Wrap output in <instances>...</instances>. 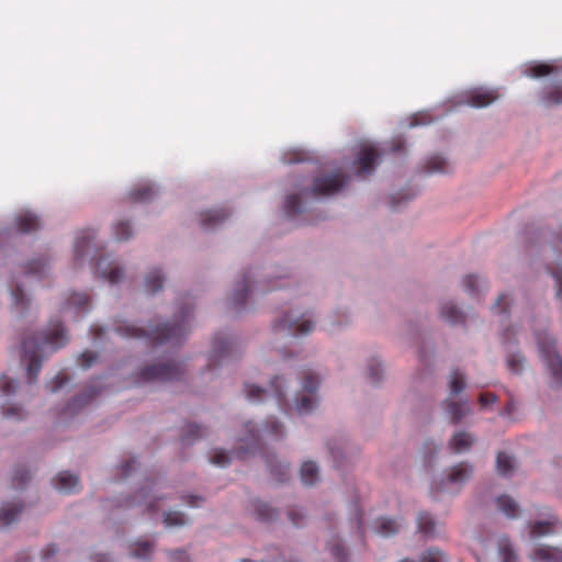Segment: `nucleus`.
Masks as SVG:
<instances>
[{"mask_svg":"<svg viewBox=\"0 0 562 562\" xmlns=\"http://www.w3.org/2000/svg\"><path fill=\"white\" fill-rule=\"evenodd\" d=\"M191 312V308H181V317L179 319L177 317L172 324L166 323L161 326L150 327L149 330L125 322H117L115 331L124 338H145L154 346L164 344L178 345L188 333V318Z\"/></svg>","mask_w":562,"mask_h":562,"instance_id":"f257e3e1","label":"nucleus"},{"mask_svg":"<svg viewBox=\"0 0 562 562\" xmlns=\"http://www.w3.org/2000/svg\"><path fill=\"white\" fill-rule=\"evenodd\" d=\"M67 335L60 322H52L46 333L27 337L22 342V360L26 362L27 379L30 383L36 381L42 363L40 351L44 346L57 350L67 344Z\"/></svg>","mask_w":562,"mask_h":562,"instance_id":"f03ea898","label":"nucleus"},{"mask_svg":"<svg viewBox=\"0 0 562 562\" xmlns=\"http://www.w3.org/2000/svg\"><path fill=\"white\" fill-rule=\"evenodd\" d=\"M182 374L183 369L181 363L168 358L140 369L134 375V383L142 385L151 382L173 381L180 379Z\"/></svg>","mask_w":562,"mask_h":562,"instance_id":"7ed1b4c3","label":"nucleus"},{"mask_svg":"<svg viewBox=\"0 0 562 562\" xmlns=\"http://www.w3.org/2000/svg\"><path fill=\"white\" fill-rule=\"evenodd\" d=\"M539 355L555 383L562 385V357L555 351V340L547 333H536Z\"/></svg>","mask_w":562,"mask_h":562,"instance_id":"20e7f679","label":"nucleus"},{"mask_svg":"<svg viewBox=\"0 0 562 562\" xmlns=\"http://www.w3.org/2000/svg\"><path fill=\"white\" fill-rule=\"evenodd\" d=\"M349 177L341 172L315 178L310 193L313 196H328L339 192L347 186Z\"/></svg>","mask_w":562,"mask_h":562,"instance_id":"39448f33","label":"nucleus"},{"mask_svg":"<svg viewBox=\"0 0 562 562\" xmlns=\"http://www.w3.org/2000/svg\"><path fill=\"white\" fill-rule=\"evenodd\" d=\"M319 381L312 372H305L302 381V393L296 395V411L299 414L311 413L316 404L315 393Z\"/></svg>","mask_w":562,"mask_h":562,"instance_id":"423d86ee","label":"nucleus"},{"mask_svg":"<svg viewBox=\"0 0 562 562\" xmlns=\"http://www.w3.org/2000/svg\"><path fill=\"white\" fill-rule=\"evenodd\" d=\"M156 484L151 483L150 485L146 484V486L142 487L133 497H128L123 503H119L117 507H133L137 505L144 504L145 512L148 514H155L158 512L157 502L160 501V497L156 495H150L154 486Z\"/></svg>","mask_w":562,"mask_h":562,"instance_id":"0eeeda50","label":"nucleus"},{"mask_svg":"<svg viewBox=\"0 0 562 562\" xmlns=\"http://www.w3.org/2000/svg\"><path fill=\"white\" fill-rule=\"evenodd\" d=\"M315 327L314 322H312L308 318H300V319H292L288 315H284L282 318H280L278 322L274 323L273 329L274 330H281L286 329L289 330L293 336L297 335H306L311 333Z\"/></svg>","mask_w":562,"mask_h":562,"instance_id":"6e6552de","label":"nucleus"},{"mask_svg":"<svg viewBox=\"0 0 562 562\" xmlns=\"http://www.w3.org/2000/svg\"><path fill=\"white\" fill-rule=\"evenodd\" d=\"M235 348V344L231 338L216 335L212 344V352L210 357V367L216 366L218 362L231 357Z\"/></svg>","mask_w":562,"mask_h":562,"instance_id":"1a4fd4ad","label":"nucleus"},{"mask_svg":"<svg viewBox=\"0 0 562 562\" xmlns=\"http://www.w3.org/2000/svg\"><path fill=\"white\" fill-rule=\"evenodd\" d=\"M472 467L465 462H461L453 467L447 476V480L442 481L438 486L431 487V494H438L441 488H445L449 484H462L468 481L472 474Z\"/></svg>","mask_w":562,"mask_h":562,"instance_id":"9d476101","label":"nucleus"},{"mask_svg":"<svg viewBox=\"0 0 562 562\" xmlns=\"http://www.w3.org/2000/svg\"><path fill=\"white\" fill-rule=\"evenodd\" d=\"M95 272L110 283H119L123 278V270L114 262L106 258H100L95 263Z\"/></svg>","mask_w":562,"mask_h":562,"instance_id":"9b49d317","label":"nucleus"},{"mask_svg":"<svg viewBox=\"0 0 562 562\" xmlns=\"http://www.w3.org/2000/svg\"><path fill=\"white\" fill-rule=\"evenodd\" d=\"M379 157L374 147H363L355 161L358 176L371 173Z\"/></svg>","mask_w":562,"mask_h":562,"instance_id":"f8f14e48","label":"nucleus"},{"mask_svg":"<svg viewBox=\"0 0 562 562\" xmlns=\"http://www.w3.org/2000/svg\"><path fill=\"white\" fill-rule=\"evenodd\" d=\"M498 98L495 90L474 89L467 95L465 103L474 108H484L493 103Z\"/></svg>","mask_w":562,"mask_h":562,"instance_id":"ddd939ff","label":"nucleus"},{"mask_svg":"<svg viewBox=\"0 0 562 562\" xmlns=\"http://www.w3.org/2000/svg\"><path fill=\"white\" fill-rule=\"evenodd\" d=\"M53 484L55 488L66 494L76 493L80 490L79 477L68 471L60 472L57 477L53 480Z\"/></svg>","mask_w":562,"mask_h":562,"instance_id":"4468645a","label":"nucleus"},{"mask_svg":"<svg viewBox=\"0 0 562 562\" xmlns=\"http://www.w3.org/2000/svg\"><path fill=\"white\" fill-rule=\"evenodd\" d=\"M228 216L229 213L224 207L209 210L200 214V225L204 229H212L223 223Z\"/></svg>","mask_w":562,"mask_h":562,"instance_id":"2eb2a0df","label":"nucleus"},{"mask_svg":"<svg viewBox=\"0 0 562 562\" xmlns=\"http://www.w3.org/2000/svg\"><path fill=\"white\" fill-rule=\"evenodd\" d=\"M249 285L250 278L247 274H244L236 283V288L234 289V293L231 299V303L236 311L240 310L245 305L249 294Z\"/></svg>","mask_w":562,"mask_h":562,"instance_id":"dca6fc26","label":"nucleus"},{"mask_svg":"<svg viewBox=\"0 0 562 562\" xmlns=\"http://www.w3.org/2000/svg\"><path fill=\"white\" fill-rule=\"evenodd\" d=\"M445 409L450 416L452 424H459L471 412L468 402H457L451 398L445 401Z\"/></svg>","mask_w":562,"mask_h":562,"instance_id":"f3484780","label":"nucleus"},{"mask_svg":"<svg viewBox=\"0 0 562 562\" xmlns=\"http://www.w3.org/2000/svg\"><path fill=\"white\" fill-rule=\"evenodd\" d=\"M532 562H562V551L559 548L541 546L531 555Z\"/></svg>","mask_w":562,"mask_h":562,"instance_id":"a211bd4d","label":"nucleus"},{"mask_svg":"<svg viewBox=\"0 0 562 562\" xmlns=\"http://www.w3.org/2000/svg\"><path fill=\"white\" fill-rule=\"evenodd\" d=\"M24 506L22 503H7L0 509V527H7L14 522L20 514L22 513Z\"/></svg>","mask_w":562,"mask_h":562,"instance_id":"6ab92c4d","label":"nucleus"},{"mask_svg":"<svg viewBox=\"0 0 562 562\" xmlns=\"http://www.w3.org/2000/svg\"><path fill=\"white\" fill-rule=\"evenodd\" d=\"M474 443L473 436L468 431L456 432L449 441V448L454 453L463 452L472 447Z\"/></svg>","mask_w":562,"mask_h":562,"instance_id":"aec40b11","label":"nucleus"},{"mask_svg":"<svg viewBox=\"0 0 562 562\" xmlns=\"http://www.w3.org/2000/svg\"><path fill=\"white\" fill-rule=\"evenodd\" d=\"M542 101L549 106L562 104V81L548 85L542 91Z\"/></svg>","mask_w":562,"mask_h":562,"instance_id":"412c9836","label":"nucleus"},{"mask_svg":"<svg viewBox=\"0 0 562 562\" xmlns=\"http://www.w3.org/2000/svg\"><path fill=\"white\" fill-rule=\"evenodd\" d=\"M95 237L94 231L88 228L79 233L75 244V256L76 260H80L87 255V249Z\"/></svg>","mask_w":562,"mask_h":562,"instance_id":"4be33fe9","label":"nucleus"},{"mask_svg":"<svg viewBox=\"0 0 562 562\" xmlns=\"http://www.w3.org/2000/svg\"><path fill=\"white\" fill-rule=\"evenodd\" d=\"M401 525L392 518L381 517L374 522V530L383 537H391L398 532Z\"/></svg>","mask_w":562,"mask_h":562,"instance_id":"5701e85b","label":"nucleus"},{"mask_svg":"<svg viewBox=\"0 0 562 562\" xmlns=\"http://www.w3.org/2000/svg\"><path fill=\"white\" fill-rule=\"evenodd\" d=\"M16 226L21 233H31L37 231L41 223L35 214L26 212L16 217Z\"/></svg>","mask_w":562,"mask_h":562,"instance_id":"b1692460","label":"nucleus"},{"mask_svg":"<svg viewBox=\"0 0 562 562\" xmlns=\"http://www.w3.org/2000/svg\"><path fill=\"white\" fill-rule=\"evenodd\" d=\"M418 531L427 538H434L437 535V522L426 512H422L417 518Z\"/></svg>","mask_w":562,"mask_h":562,"instance_id":"393cba45","label":"nucleus"},{"mask_svg":"<svg viewBox=\"0 0 562 562\" xmlns=\"http://www.w3.org/2000/svg\"><path fill=\"white\" fill-rule=\"evenodd\" d=\"M327 550L336 562H347L348 551L342 543V540L338 537H333L327 542Z\"/></svg>","mask_w":562,"mask_h":562,"instance_id":"a878e982","label":"nucleus"},{"mask_svg":"<svg viewBox=\"0 0 562 562\" xmlns=\"http://www.w3.org/2000/svg\"><path fill=\"white\" fill-rule=\"evenodd\" d=\"M165 278L159 270H151L145 278V289L154 294L162 289Z\"/></svg>","mask_w":562,"mask_h":562,"instance_id":"bb28decb","label":"nucleus"},{"mask_svg":"<svg viewBox=\"0 0 562 562\" xmlns=\"http://www.w3.org/2000/svg\"><path fill=\"white\" fill-rule=\"evenodd\" d=\"M266 463L272 476L278 482H285L289 477V467L286 464H274V457L266 456Z\"/></svg>","mask_w":562,"mask_h":562,"instance_id":"cd10ccee","label":"nucleus"},{"mask_svg":"<svg viewBox=\"0 0 562 562\" xmlns=\"http://www.w3.org/2000/svg\"><path fill=\"white\" fill-rule=\"evenodd\" d=\"M498 557L502 562H517L518 557L508 538L498 541Z\"/></svg>","mask_w":562,"mask_h":562,"instance_id":"c85d7f7f","label":"nucleus"},{"mask_svg":"<svg viewBox=\"0 0 562 562\" xmlns=\"http://www.w3.org/2000/svg\"><path fill=\"white\" fill-rule=\"evenodd\" d=\"M204 436V429L194 424H189L183 428V432L181 435V441L183 445H192L200 438Z\"/></svg>","mask_w":562,"mask_h":562,"instance_id":"c756f323","label":"nucleus"},{"mask_svg":"<svg viewBox=\"0 0 562 562\" xmlns=\"http://www.w3.org/2000/svg\"><path fill=\"white\" fill-rule=\"evenodd\" d=\"M155 195V190L150 184H140L130 192V199L133 202H147Z\"/></svg>","mask_w":562,"mask_h":562,"instance_id":"7c9ffc66","label":"nucleus"},{"mask_svg":"<svg viewBox=\"0 0 562 562\" xmlns=\"http://www.w3.org/2000/svg\"><path fill=\"white\" fill-rule=\"evenodd\" d=\"M558 522L557 518H551L547 521H537L530 527L531 538L542 537L553 532L554 526Z\"/></svg>","mask_w":562,"mask_h":562,"instance_id":"2f4dec72","label":"nucleus"},{"mask_svg":"<svg viewBox=\"0 0 562 562\" xmlns=\"http://www.w3.org/2000/svg\"><path fill=\"white\" fill-rule=\"evenodd\" d=\"M498 509L508 518H515L518 513V504L508 495H502L497 498Z\"/></svg>","mask_w":562,"mask_h":562,"instance_id":"473e14b6","label":"nucleus"},{"mask_svg":"<svg viewBox=\"0 0 562 562\" xmlns=\"http://www.w3.org/2000/svg\"><path fill=\"white\" fill-rule=\"evenodd\" d=\"M301 479L306 485H312L318 479V467L312 462L306 461L301 467Z\"/></svg>","mask_w":562,"mask_h":562,"instance_id":"72a5a7b5","label":"nucleus"},{"mask_svg":"<svg viewBox=\"0 0 562 562\" xmlns=\"http://www.w3.org/2000/svg\"><path fill=\"white\" fill-rule=\"evenodd\" d=\"M441 316L451 324H458L464 321L463 313L452 303H446L442 305Z\"/></svg>","mask_w":562,"mask_h":562,"instance_id":"f704fd0d","label":"nucleus"},{"mask_svg":"<svg viewBox=\"0 0 562 562\" xmlns=\"http://www.w3.org/2000/svg\"><path fill=\"white\" fill-rule=\"evenodd\" d=\"M90 300L85 293H72L66 303V307H75L77 312H86Z\"/></svg>","mask_w":562,"mask_h":562,"instance_id":"c9c22d12","label":"nucleus"},{"mask_svg":"<svg viewBox=\"0 0 562 562\" xmlns=\"http://www.w3.org/2000/svg\"><path fill=\"white\" fill-rule=\"evenodd\" d=\"M154 549V543L147 540H139L132 544V555L135 558L147 559Z\"/></svg>","mask_w":562,"mask_h":562,"instance_id":"e433bc0d","label":"nucleus"},{"mask_svg":"<svg viewBox=\"0 0 562 562\" xmlns=\"http://www.w3.org/2000/svg\"><path fill=\"white\" fill-rule=\"evenodd\" d=\"M496 468L501 475L509 476L514 471L512 458L505 452H499L496 459Z\"/></svg>","mask_w":562,"mask_h":562,"instance_id":"4c0bfd02","label":"nucleus"},{"mask_svg":"<svg viewBox=\"0 0 562 562\" xmlns=\"http://www.w3.org/2000/svg\"><path fill=\"white\" fill-rule=\"evenodd\" d=\"M284 211L286 216L294 217L297 214H301L303 212L302 203L300 195L297 194H291L286 198L285 204H284Z\"/></svg>","mask_w":562,"mask_h":562,"instance_id":"58836bf2","label":"nucleus"},{"mask_svg":"<svg viewBox=\"0 0 562 562\" xmlns=\"http://www.w3.org/2000/svg\"><path fill=\"white\" fill-rule=\"evenodd\" d=\"M449 387H450V395H457L465 389L464 375L458 369H456L451 372Z\"/></svg>","mask_w":562,"mask_h":562,"instance_id":"ea45409f","label":"nucleus"},{"mask_svg":"<svg viewBox=\"0 0 562 562\" xmlns=\"http://www.w3.org/2000/svg\"><path fill=\"white\" fill-rule=\"evenodd\" d=\"M31 480L30 471L23 467H18L14 469L12 474V485L15 488H22L25 484Z\"/></svg>","mask_w":562,"mask_h":562,"instance_id":"a19ab883","label":"nucleus"},{"mask_svg":"<svg viewBox=\"0 0 562 562\" xmlns=\"http://www.w3.org/2000/svg\"><path fill=\"white\" fill-rule=\"evenodd\" d=\"M256 515L262 521H269L277 516V512L267 503L258 502L256 504Z\"/></svg>","mask_w":562,"mask_h":562,"instance_id":"79ce46f5","label":"nucleus"},{"mask_svg":"<svg viewBox=\"0 0 562 562\" xmlns=\"http://www.w3.org/2000/svg\"><path fill=\"white\" fill-rule=\"evenodd\" d=\"M507 367L512 373L518 374L524 370L525 357L520 353L509 355L507 358Z\"/></svg>","mask_w":562,"mask_h":562,"instance_id":"37998d69","label":"nucleus"},{"mask_svg":"<svg viewBox=\"0 0 562 562\" xmlns=\"http://www.w3.org/2000/svg\"><path fill=\"white\" fill-rule=\"evenodd\" d=\"M164 522L167 527H179L187 524V518L180 512H167L164 515Z\"/></svg>","mask_w":562,"mask_h":562,"instance_id":"c03bdc74","label":"nucleus"},{"mask_svg":"<svg viewBox=\"0 0 562 562\" xmlns=\"http://www.w3.org/2000/svg\"><path fill=\"white\" fill-rule=\"evenodd\" d=\"M132 233V226L128 222H117L114 225V236L117 240H127Z\"/></svg>","mask_w":562,"mask_h":562,"instance_id":"a18cd8bd","label":"nucleus"},{"mask_svg":"<svg viewBox=\"0 0 562 562\" xmlns=\"http://www.w3.org/2000/svg\"><path fill=\"white\" fill-rule=\"evenodd\" d=\"M447 161L440 156H434L426 162L427 172H445Z\"/></svg>","mask_w":562,"mask_h":562,"instance_id":"49530a36","label":"nucleus"},{"mask_svg":"<svg viewBox=\"0 0 562 562\" xmlns=\"http://www.w3.org/2000/svg\"><path fill=\"white\" fill-rule=\"evenodd\" d=\"M554 70V67L548 65V64H537L531 66L527 70V75L530 77L539 78L543 76L550 75Z\"/></svg>","mask_w":562,"mask_h":562,"instance_id":"de8ad7c7","label":"nucleus"},{"mask_svg":"<svg viewBox=\"0 0 562 562\" xmlns=\"http://www.w3.org/2000/svg\"><path fill=\"white\" fill-rule=\"evenodd\" d=\"M47 263L43 258L33 259L26 265L25 272L27 274L41 276L44 272Z\"/></svg>","mask_w":562,"mask_h":562,"instance_id":"09e8293b","label":"nucleus"},{"mask_svg":"<svg viewBox=\"0 0 562 562\" xmlns=\"http://www.w3.org/2000/svg\"><path fill=\"white\" fill-rule=\"evenodd\" d=\"M368 375L372 383H378L382 378V367L381 363L372 359L368 364Z\"/></svg>","mask_w":562,"mask_h":562,"instance_id":"8fccbe9b","label":"nucleus"},{"mask_svg":"<svg viewBox=\"0 0 562 562\" xmlns=\"http://www.w3.org/2000/svg\"><path fill=\"white\" fill-rule=\"evenodd\" d=\"M419 562H447L442 551L438 549H429L420 559Z\"/></svg>","mask_w":562,"mask_h":562,"instance_id":"3c124183","label":"nucleus"},{"mask_svg":"<svg viewBox=\"0 0 562 562\" xmlns=\"http://www.w3.org/2000/svg\"><path fill=\"white\" fill-rule=\"evenodd\" d=\"M3 415L5 418L21 420L24 418V411L16 405L3 406Z\"/></svg>","mask_w":562,"mask_h":562,"instance_id":"603ef678","label":"nucleus"},{"mask_svg":"<svg viewBox=\"0 0 562 562\" xmlns=\"http://www.w3.org/2000/svg\"><path fill=\"white\" fill-rule=\"evenodd\" d=\"M211 463L218 467H226L231 462V458L224 450H216L210 458Z\"/></svg>","mask_w":562,"mask_h":562,"instance_id":"864d4df0","label":"nucleus"},{"mask_svg":"<svg viewBox=\"0 0 562 562\" xmlns=\"http://www.w3.org/2000/svg\"><path fill=\"white\" fill-rule=\"evenodd\" d=\"M266 393L267 391L259 386L248 384L246 385V394L248 400L251 402L260 401Z\"/></svg>","mask_w":562,"mask_h":562,"instance_id":"5fc2aeb1","label":"nucleus"},{"mask_svg":"<svg viewBox=\"0 0 562 562\" xmlns=\"http://www.w3.org/2000/svg\"><path fill=\"white\" fill-rule=\"evenodd\" d=\"M246 429H247V432H248V437L247 438H243L241 440L243 441H248L249 442V449L251 451H254L256 448L259 447L258 434L254 429V427L251 426L250 423L246 424Z\"/></svg>","mask_w":562,"mask_h":562,"instance_id":"6e6d98bb","label":"nucleus"},{"mask_svg":"<svg viewBox=\"0 0 562 562\" xmlns=\"http://www.w3.org/2000/svg\"><path fill=\"white\" fill-rule=\"evenodd\" d=\"M97 353L86 350L80 355L78 362L83 369H89L97 361Z\"/></svg>","mask_w":562,"mask_h":562,"instance_id":"4d7b16f0","label":"nucleus"},{"mask_svg":"<svg viewBox=\"0 0 562 562\" xmlns=\"http://www.w3.org/2000/svg\"><path fill=\"white\" fill-rule=\"evenodd\" d=\"M550 273L555 282V296L562 301V269L558 267L553 268L550 270Z\"/></svg>","mask_w":562,"mask_h":562,"instance_id":"13d9d810","label":"nucleus"},{"mask_svg":"<svg viewBox=\"0 0 562 562\" xmlns=\"http://www.w3.org/2000/svg\"><path fill=\"white\" fill-rule=\"evenodd\" d=\"M68 379L66 374L60 372L52 381H49L46 386L47 389H49L50 392H56L60 387H63V385H65Z\"/></svg>","mask_w":562,"mask_h":562,"instance_id":"bf43d9fd","label":"nucleus"},{"mask_svg":"<svg viewBox=\"0 0 562 562\" xmlns=\"http://www.w3.org/2000/svg\"><path fill=\"white\" fill-rule=\"evenodd\" d=\"M280 378L276 376L271 380V390L274 394L278 405L282 406L284 402V393L279 384Z\"/></svg>","mask_w":562,"mask_h":562,"instance_id":"052dcab7","label":"nucleus"},{"mask_svg":"<svg viewBox=\"0 0 562 562\" xmlns=\"http://www.w3.org/2000/svg\"><path fill=\"white\" fill-rule=\"evenodd\" d=\"M266 428L271 436L277 438H281L283 435L282 425L277 419H268L266 422Z\"/></svg>","mask_w":562,"mask_h":562,"instance_id":"680f3d73","label":"nucleus"},{"mask_svg":"<svg viewBox=\"0 0 562 562\" xmlns=\"http://www.w3.org/2000/svg\"><path fill=\"white\" fill-rule=\"evenodd\" d=\"M476 283H477L476 276L469 274V276L464 277V279H463L464 290L471 295H474L476 293Z\"/></svg>","mask_w":562,"mask_h":562,"instance_id":"e2e57ef3","label":"nucleus"},{"mask_svg":"<svg viewBox=\"0 0 562 562\" xmlns=\"http://www.w3.org/2000/svg\"><path fill=\"white\" fill-rule=\"evenodd\" d=\"M0 390L2 395H10L15 391L13 382L7 375L0 376Z\"/></svg>","mask_w":562,"mask_h":562,"instance_id":"0e129e2a","label":"nucleus"},{"mask_svg":"<svg viewBox=\"0 0 562 562\" xmlns=\"http://www.w3.org/2000/svg\"><path fill=\"white\" fill-rule=\"evenodd\" d=\"M11 294H12L13 303L16 306L25 307V305H26L25 294H24L23 290L20 286H16L12 291Z\"/></svg>","mask_w":562,"mask_h":562,"instance_id":"69168bd1","label":"nucleus"},{"mask_svg":"<svg viewBox=\"0 0 562 562\" xmlns=\"http://www.w3.org/2000/svg\"><path fill=\"white\" fill-rule=\"evenodd\" d=\"M507 300H508V296L506 294L499 295L496 303L493 305V310L495 312H499V313H507V308H508Z\"/></svg>","mask_w":562,"mask_h":562,"instance_id":"338daca9","label":"nucleus"},{"mask_svg":"<svg viewBox=\"0 0 562 562\" xmlns=\"http://www.w3.org/2000/svg\"><path fill=\"white\" fill-rule=\"evenodd\" d=\"M288 515H289L290 520L292 521V524L295 527L302 526L303 520H304V515L301 510L290 509Z\"/></svg>","mask_w":562,"mask_h":562,"instance_id":"774afa93","label":"nucleus"}]
</instances>
